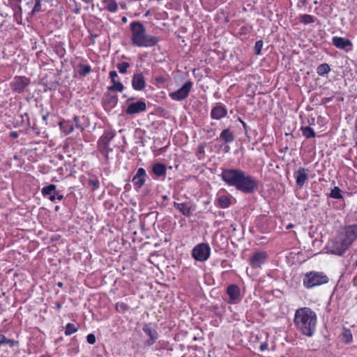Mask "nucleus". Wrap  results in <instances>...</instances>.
I'll return each instance as SVG.
<instances>
[{
    "label": "nucleus",
    "instance_id": "obj_63",
    "mask_svg": "<svg viewBox=\"0 0 357 357\" xmlns=\"http://www.w3.org/2000/svg\"><path fill=\"white\" fill-rule=\"evenodd\" d=\"M59 207L57 206H56L55 210H56V211H58V210H59Z\"/></svg>",
    "mask_w": 357,
    "mask_h": 357
},
{
    "label": "nucleus",
    "instance_id": "obj_36",
    "mask_svg": "<svg viewBox=\"0 0 357 357\" xmlns=\"http://www.w3.org/2000/svg\"><path fill=\"white\" fill-rule=\"evenodd\" d=\"M330 197L333 199H342V190L338 187H334L331 190Z\"/></svg>",
    "mask_w": 357,
    "mask_h": 357
},
{
    "label": "nucleus",
    "instance_id": "obj_23",
    "mask_svg": "<svg viewBox=\"0 0 357 357\" xmlns=\"http://www.w3.org/2000/svg\"><path fill=\"white\" fill-rule=\"evenodd\" d=\"M220 139L225 142V143H231L234 141V135L233 132L229 129L223 130L220 135Z\"/></svg>",
    "mask_w": 357,
    "mask_h": 357
},
{
    "label": "nucleus",
    "instance_id": "obj_14",
    "mask_svg": "<svg viewBox=\"0 0 357 357\" xmlns=\"http://www.w3.org/2000/svg\"><path fill=\"white\" fill-rule=\"evenodd\" d=\"M146 105L145 102L139 100L136 102L130 104L126 109V114L133 115L145 111Z\"/></svg>",
    "mask_w": 357,
    "mask_h": 357
},
{
    "label": "nucleus",
    "instance_id": "obj_44",
    "mask_svg": "<svg viewBox=\"0 0 357 357\" xmlns=\"http://www.w3.org/2000/svg\"><path fill=\"white\" fill-rule=\"evenodd\" d=\"M109 77L112 82L113 83L116 82V78L118 77V74L115 70H112L109 72Z\"/></svg>",
    "mask_w": 357,
    "mask_h": 357
},
{
    "label": "nucleus",
    "instance_id": "obj_45",
    "mask_svg": "<svg viewBox=\"0 0 357 357\" xmlns=\"http://www.w3.org/2000/svg\"><path fill=\"white\" fill-rule=\"evenodd\" d=\"M268 343L266 342H262L261 344H260V347H259V350L261 351H264L265 350L267 349L268 348Z\"/></svg>",
    "mask_w": 357,
    "mask_h": 357
},
{
    "label": "nucleus",
    "instance_id": "obj_58",
    "mask_svg": "<svg viewBox=\"0 0 357 357\" xmlns=\"http://www.w3.org/2000/svg\"><path fill=\"white\" fill-rule=\"evenodd\" d=\"M202 149H203V148H202V147H199V151L201 153V152L202 151Z\"/></svg>",
    "mask_w": 357,
    "mask_h": 357
},
{
    "label": "nucleus",
    "instance_id": "obj_49",
    "mask_svg": "<svg viewBox=\"0 0 357 357\" xmlns=\"http://www.w3.org/2000/svg\"><path fill=\"white\" fill-rule=\"evenodd\" d=\"M5 339H4V335H0V347L1 345H3V342Z\"/></svg>",
    "mask_w": 357,
    "mask_h": 357
},
{
    "label": "nucleus",
    "instance_id": "obj_48",
    "mask_svg": "<svg viewBox=\"0 0 357 357\" xmlns=\"http://www.w3.org/2000/svg\"><path fill=\"white\" fill-rule=\"evenodd\" d=\"M56 194L55 192H54L53 194L49 195V199L52 201V202H54L56 198Z\"/></svg>",
    "mask_w": 357,
    "mask_h": 357
},
{
    "label": "nucleus",
    "instance_id": "obj_50",
    "mask_svg": "<svg viewBox=\"0 0 357 357\" xmlns=\"http://www.w3.org/2000/svg\"><path fill=\"white\" fill-rule=\"evenodd\" d=\"M10 136L13 137V138H17V136H18V134L17 133V132H12L10 133Z\"/></svg>",
    "mask_w": 357,
    "mask_h": 357
},
{
    "label": "nucleus",
    "instance_id": "obj_29",
    "mask_svg": "<svg viewBox=\"0 0 357 357\" xmlns=\"http://www.w3.org/2000/svg\"><path fill=\"white\" fill-rule=\"evenodd\" d=\"M56 187L55 185L50 184L49 185L44 187L42 189L41 192L43 195V196L50 195L54 192H56Z\"/></svg>",
    "mask_w": 357,
    "mask_h": 357
},
{
    "label": "nucleus",
    "instance_id": "obj_12",
    "mask_svg": "<svg viewBox=\"0 0 357 357\" xmlns=\"http://www.w3.org/2000/svg\"><path fill=\"white\" fill-rule=\"evenodd\" d=\"M341 236L351 245L357 239V225H351L347 226L344 229V234Z\"/></svg>",
    "mask_w": 357,
    "mask_h": 357
},
{
    "label": "nucleus",
    "instance_id": "obj_53",
    "mask_svg": "<svg viewBox=\"0 0 357 357\" xmlns=\"http://www.w3.org/2000/svg\"><path fill=\"white\" fill-rule=\"evenodd\" d=\"M120 6L123 9H126V3L125 2H120Z\"/></svg>",
    "mask_w": 357,
    "mask_h": 357
},
{
    "label": "nucleus",
    "instance_id": "obj_37",
    "mask_svg": "<svg viewBox=\"0 0 357 357\" xmlns=\"http://www.w3.org/2000/svg\"><path fill=\"white\" fill-rule=\"evenodd\" d=\"M106 102L112 106H115L118 102V97L116 95L107 94L106 96Z\"/></svg>",
    "mask_w": 357,
    "mask_h": 357
},
{
    "label": "nucleus",
    "instance_id": "obj_7",
    "mask_svg": "<svg viewBox=\"0 0 357 357\" xmlns=\"http://www.w3.org/2000/svg\"><path fill=\"white\" fill-rule=\"evenodd\" d=\"M115 136V132L112 130L105 131L104 134L100 137L98 142V146L100 151L108 158V153L112 151V149L109 147V144Z\"/></svg>",
    "mask_w": 357,
    "mask_h": 357
},
{
    "label": "nucleus",
    "instance_id": "obj_28",
    "mask_svg": "<svg viewBox=\"0 0 357 357\" xmlns=\"http://www.w3.org/2000/svg\"><path fill=\"white\" fill-rule=\"evenodd\" d=\"M331 71V68L327 63L320 64L317 68V73L320 76H324Z\"/></svg>",
    "mask_w": 357,
    "mask_h": 357
},
{
    "label": "nucleus",
    "instance_id": "obj_64",
    "mask_svg": "<svg viewBox=\"0 0 357 357\" xmlns=\"http://www.w3.org/2000/svg\"><path fill=\"white\" fill-rule=\"evenodd\" d=\"M149 14V11H148L146 13V16H147Z\"/></svg>",
    "mask_w": 357,
    "mask_h": 357
},
{
    "label": "nucleus",
    "instance_id": "obj_8",
    "mask_svg": "<svg viewBox=\"0 0 357 357\" xmlns=\"http://www.w3.org/2000/svg\"><path fill=\"white\" fill-rule=\"evenodd\" d=\"M192 87V82L188 81L182 86V87L174 92L170 93L169 97L176 101L183 100L188 96Z\"/></svg>",
    "mask_w": 357,
    "mask_h": 357
},
{
    "label": "nucleus",
    "instance_id": "obj_55",
    "mask_svg": "<svg viewBox=\"0 0 357 357\" xmlns=\"http://www.w3.org/2000/svg\"><path fill=\"white\" fill-rule=\"evenodd\" d=\"M47 118H48V114L43 116V120H44L45 121H47Z\"/></svg>",
    "mask_w": 357,
    "mask_h": 357
},
{
    "label": "nucleus",
    "instance_id": "obj_5",
    "mask_svg": "<svg viewBox=\"0 0 357 357\" xmlns=\"http://www.w3.org/2000/svg\"><path fill=\"white\" fill-rule=\"evenodd\" d=\"M350 245L340 235L333 239L328 245V251L337 255H342Z\"/></svg>",
    "mask_w": 357,
    "mask_h": 357
},
{
    "label": "nucleus",
    "instance_id": "obj_39",
    "mask_svg": "<svg viewBox=\"0 0 357 357\" xmlns=\"http://www.w3.org/2000/svg\"><path fill=\"white\" fill-rule=\"evenodd\" d=\"M263 44L264 43H263V41L261 40H257L255 43L254 50H255V54L256 55H259L261 54V49H262V47H263Z\"/></svg>",
    "mask_w": 357,
    "mask_h": 357
},
{
    "label": "nucleus",
    "instance_id": "obj_30",
    "mask_svg": "<svg viewBox=\"0 0 357 357\" xmlns=\"http://www.w3.org/2000/svg\"><path fill=\"white\" fill-rule=\"evenodd\" d=\"M342 335L343 337V341L346 344L351 342L353 337L351 331L349 329L344 328Z\"/></svg>",
    "mask_w": 357,
    "mask_h": 357
},
{
    "label": "nucleus",
    "instance_id": "obj_42",
    "mask_svg": "<svg viewBox=\"0 0 357 357\" xmlns=\"http://www.w3.org/2000/svg\"><path fill=\"white\" fill-rule=\"evenodd\" d=\"M4 339H5V340L3 341V345L6 344V345H9L10 347H13L17 344V341H15L13 340H10V339H8L5 336H4Z\"/></svg>",
    "mask_w": 357,
    "mask_h": 357
},
{
    "label": "nucleus",
    "instance_id": "obj_54",
    "mask_svg": "<svg viewBox=\"0 0 357 357\" xmlns=\"http://www.w3.org/2000/svg\"><path fill=\"white\" fill-rule=\"evenodd\" d=\"M56 307L57 310H60L61 308V304L59 302L56 303Z\"/></svg>",
    "mask_w": 357,
    "mask_h": 357
},
{
    "label": "nucleus",
    "instance_id": "obj_15",
    "mask_svg": "<svg viewBox=\"0 0 357 357\" xmlns=\"http://www.w3.org/2000/svg\"><path fill=\"white\" fill-rule=\"evenodd\" d=\"M227 293L229 296L230 303H237L241 301L240 289L236 284H230L227 287Z\"/></svg>",
    "mask_w": 357,
    "mask_h": 357
},
{
    "label": "nucleus",
    "instance_id": "obj_47",
    "mask_svg": "<svg viewBox=\"0 0 357 357\" xmlns=\"http://www.w3.org/2000/svg\"><path fill=\"white\" fill-rule=\"evenodd\" d=\"M55 194H56V199H58L59 201L62 200L64 198V196L61 194H59V192H57V191H56Z\"/></svg>",
    "mask_w": 357,
    "mask_h": 357
},
{
    "label": "nucleus",
    "instance_id": "obj_13",
    "mask_svg": "<svg viewBox=\"0 0 357 357\" xmlns=\"http://www.w3.org/2000/svg\"><path fill=\"white\" fill-rule=\"evenodd\" d=\"M146 177L147 174L145 169L142 167L139 168L137 170L136 174L132 179V181L135 188L137 189L141 188L144 185Z\"/></svg>",
    "mask_w": 357,
    "mask_h": 357
},
{
    "label": "nucleus",
    "instance_id": "obj_32",
    "mask_svg": "<svg viewBox=\"0 0 357 357\" xmlns=\"http://www.w3.org/2000/svg\"><path fill=\"white\" fill-rule=\"evenodd\" d=\"M91 71V66L89 65H84L82 63H80L79 65V73L82 76H86L87 74H89Z\"/></svg>",
    "mask_w": 357,
    "mask_h": 357
},
{
    "label": "nucleus",
    "instance_id": "obj_43",
    "mask_svg": "<svg viewBox=\"0 0 357 357\" xmlns=\"http://www.w3.org/2000/svg\"><path fill=\"white\" fill-rule=\"evenodd\" d=\"M86 340L90 344H93L96 342V337L93 334L90 333L86 336Z\"/></svg>",
    "mask_w": 357,
    "mask_h": 357
},
{
    "label": "nucleus",
    "instance_id": "obj_20",
    "mask_svg": "<svg viewBox=\"0 0 357 357\" xmlns=\"http://www.w3.org/2000/svg\"><path fill=\"white\" fill-rule=\"evenodd\" d=\"M227 114V109L221 105H218L214 107L211 112V117L213 119H220Z\"/></svg>",
    "mask_w": 357,
    "mask_h": 357
},
{
    "label": "nucleus",
    "instance_id": "obj_34",
    "mask_svg": "<svg viewBox=\"0 0 357 357\" xmlns=\"http://www.w3.org/2000/svg\"><path fill=\"white\" fill-rule=\"evenodd\" d=\"M78 330V328L73 324L68 323L66 326L65 335H70L73 333H75Z\"/></svg>",
    "mask_w": 357,
    "mask_h": 357
},
{
    "label": "nucleus",
    "instance_id": "obj_31",
    "mask_svg": "<svg viewBox=\"0 0 357 357\" xmlns=\"http://www.w3.org/2000/svg\"><path fill=\"white\" fill-rule=\"evenodd\" d=\"M124 89L123 84L120 82H115L112 83V85L108 86V90L110 91H117L121 92Z\"/></svg>",
    "mask_w": 357,
    "mask_h": 357
},
{
    "label": "nucleus",
    "instance_id": "obj_62",
    "mask_svg": "<svg viewBox=\"0 0 357 357\" xmlns=\"http://www.w3.org/2000/svg\"><path fill=\"white\" fill-rule=\"evenodd\" d=\"M162 197L164 199H166L167 198V197L166 195L163 196Z\"/></svg>",
    "mask_w": 357,
    "mask_h": 357
},
{
    "label": "nucleus",
    "instance_id": "obj_1",
    "mask_svg": "<svg viewBox=\"0 0 357 357\" xmlns=\"http://www.w3.org/2000/svg\"><path fill=\"white\" fill-rule=\"evenodd\" d=\"M221 178L228 185L245 194H252L258 189L259 181L240 169H224Z\"/></svg>",
    "mask_w": 357,
    "mask_h": 357
},
{
    "label": "nucleus",
    "instance_id": "obj_51",
    "mask_svg": "<svg viewBox=\"0 0 357 357\" xmlns=\"http://www.w3.org/2000/svg\"><path fill=\"white\" fill-rule=\"evenodd\" d=\"M229 150H230V147L228 145L225 146L223 149L225 153H228L229 151Z\"/></svg>",
    "mask_w": 357,
    "mask_h": 357
},
{
    "label": "nucleus",
    "instance_id": "obj_9",
    "mask_svg": "<svg viewBox=\"0 0 357 357\" xmlns=\"http://www.w3.org/2000/svg\"><path fill=\"white\" fill-rule=\"evenodd\" d=\"M142 331L149 337V339L144 342L146 346L151 347L156 342L159 335L151 323L144 324Z\"/></svg>",
    "mask_w": 357,
    "mask_h": 357
},
{
    "label": "nucleus",
    "instance_id": "obj_6",
    "mask_svg": "<svg viewBox=\"0 0 357 357\" xmlns=\"http://www.w3.org/2000/svg\"><path fill=\"white\" fill-rule=\"evenodd\" d=\"M211 254V248L208 243H201L197 244L192 249V257L199 261H206Z\"/></svg>",
    "mask_w": 357,
    "mask_h": 357
},
{
    "label": "nucleus",
    "instance_id": "obj_59",
    "mask_svg": "<svg viewBox=\"0 0 357 357\" xmlns=\"http://www.w3.org/2000/svg\"><path fill=\"white\" fill-rule=\"evenodd\" d=\"M293 227V225H292L291 224H290V225H289L287 226V229H288V228H290V227Z\"/></svg>",
    "mask_w": 357,
    "mask_h": 357
},
{
    "label": "nucleus",
    "instance_id": "obj_26",
    "mask_svg": "<svg viewBox=\"0 0 357 357\" xmlns=\"http://www.w3.org/2000/svg\"><path fill=\"white\" fill-rule=\"evenodd\" d=\"M88 185L93 191L98 190L100 187V182L97 176L95 175L89 176L88 179Z\"/></svg>",
    "mask_w": 357,
    "mask_h": 357
},
{
    "label": "nucleus",
    "instance_id": "obj_27",
    "mask_svg": "<svg viewBox=\"0 0 357 357\" xmlns=\"http://www.w3.org/2000/svg\"><path fill=\"white\" fill-rule=\"evenodd\" d=\"M104 3L106 4V9L111 12L115 13L118 9V4L116 0H105Z\"/></svg>",
    "mask_w": 357,
    "mask_h": 357
},
{
    "label": "nucleus",
    "instance_id": "obj_10",
    "mask_svg": "<svg viewBox=\"0 0 357 357\" xmlns=\"http://www.w3.org/2000/svg\"><path fill=\"white\" fill-rule=\"evenodd\" d=\"M30 84L29 78L24 76H16L10 83L12 90L16 93H22Z\"/></svg>",
    "mask_w": 357,
    "mask_h": 357
},
{
    "label": "nucleus",
    "instance_id": "obj_19",
    "mask_svg": "<svg viewBox=\"0 0 357 357\" xmlns=\"http://www.w3.org/2000/svg\"><path fill=\"white\" fill-rule=\"evenodd\" d=\"M146 82L142 73H137L132 76V86L137 91H142L145 88Z\"/></svg>",
    "mask_w": 357,
    "mask_h": 357
},
{
    "label": "nucleus",
    "instance_id": "obj_22",
    "mask_svg": "<svg viewBox=\"0 0 357 357\" xmlns=\"http://www.w3.org/2000/svg\"><path fill=\"white\" fill-rule=\"evenodd\" d=\"M59 126L61 130L66 135L71 133L74 130V123L71 120L59 122Z\"/></svg>",
    "mask_w": 357,
    "mask_h": 357
},
{
    "label": "nucleus",
    "instance_id": "obj_2",
    "mask_svg": "<svg viewBox=\"0 0 357 357\" xmlns=\"http://www.w3.org/2000/svg\"><path fill=\"white\" fill-rule=\"evenodd\" d=\"M317 314L310 307H300L295 312L294 322L297 329L304 335L312 337L317 326Z\"/></svg>",
    "mask_w": 357,
    "mask_h": 357
},
{
    "label": "nucleus",
    "instance_id": "obj_52",
    "mask_svg": "<svg viewBox=\"0 0 357 357\" xmlns=\"http://www.w3.org/2000/svg\"><path fill=\"white\" fill-rule=\"evenodd\" d=\"M240 121H241V123H242V125H243V126L244 130L246 131V130H247V127H248V126H247V125H246V123H245L243 121H242V120H241V119H240Z\"/></svg>",
    "mask_w": 357,
    "mask_h": 357
},
{
    "label": "nucleus",
    "instance_id": "obj_18",
    "mask_svg": "<svg viewBox=\"0 0 357 357\" xmlns=\"http://www.w3.org/2000/svg\"><path fill=\"white\" fill-rule=\"evenodd\" d=\"M332 41L333 44L338 49L346 50L347 47H349V50L352 49V43L347 38L334 36L332 39Z\"/></svg>",
    "mask_w": 357,
    "mask_h": 357
},
{
    "label": "nucleus",
    "instance_id": "obj_11",
    "mask_svg": "<svg viewBox=\"0 0 357 357\" xmlns=\"http://www.w3.org/2000/svg\"><path fill=\"white\" fill-rule=\"evenodd\" d=\"M267 258L268 255L266 252H257L250 257L249 263L253 268H260L266 262Z\"/></svg>",
    "mask_w": 357,
    "mask_h": 357
},
{
    "label": "nucleus",
    "instance_id": "obj_4",
    "mask_svg": "<svg viewBox=\"0 0 357 357\" xmlns=\"http://www.w3.org/2000/svg\"><path fill=\"white\" fill-rule=\"evenodd\" d=\"M328 281L329 278L324 273L314 271L306 273L303 278V284L306 289L326 284Z\"/></svg>",
    "mask_w": 357,
    "mask_h": 357
},
{
    "label": "nucleus",
    "instance_id": "obj_60",
    "mask_svg": "<svg viewBox=\"0 0 357 357\" xmlns=\"http://www.w3.org/2000/svg\"><path fill=\"white\" fill-rule=\"evenodd\" d=\"M58 286L59 287H62V282H59Z\"/></svg>",
    "mask_w": 357,
    "mask_h": 357
},
{
    "label": "nucleus",
    "instance_id": "obj_3",
    "mask_svg": "<svg viewBox=\"0 0 357 357\" xmlns=\"http://www.w3.org/2000/svg\"><path fill=\"white\" fill-rule=\"evenodd\" d=\"M131 31V41L137 47H151L156 45L158 38L156 36L146 33L144 24L139 21L132 22L130 24Z\"/></svg>",
    "mask_w": 357,
    "mask_h": 357
},
{
    "label": "nucleus",
    "instance_id": "obj_33",
    "mask_svg": "<svg viewBox=\"0 0 357 357\" xmlns=\"http://www.w3.org/2000/svg\"><path fill=\"white\" fill-rule=\"evenodd\" d=\"M302 131H303V135L306 138H311V137H315V132L310 126H306L305 128H302Z\"/></svg>",
    "mask_w": 357,
    "mask_h": 357
},
{
    "label": "nucleus",
    "instance_id": "obj_57",
    "mask_svg": "<svg viewBox=\"0 0 357 357\" xmlns=\"http://www.w3.org/2000/svg\"><path fill=\"white\" fill-rule=\"evenodd\" d=\"M84 3H89L90 2H91L93 0H82Z\"/></svg>",
    "mask_w": 357,
    "mask_h": 357
},
{
    "label": "nucleus",
    "instance_id": "obj_25",
    "mask_svg": "<svg viewBox=\"0 0 357 357\" xmlns=\"http://www.w3.org/2000/svg\"><path fill=\"white\" fill-rule=\"evenodd\" d=\"M218 205L222 208H228L231 205V199L229 196L222 195L217 198Z\"/></svg>",
    "mask_w": 357,
    "mask_h": 357
},
{
    "label": "nucleus",
    "instance_id": "obj_46",
    "mask_svg": "<svg viewBox=\"0 0 357 357\" xmlns=\"http://www.w3.org/2000/svg\"><path fill=\"white\" fill-rule=\"evenodd\" d=\"M332 99H333V98H332V97H331V98H326V97L323 98L321 99V104H326V103H327V102H331V101L332 100Z\"/></svg>",
    "mask_w": 357,
    "mask_h": 357
},
{
    "label": "nucleus",
    "instance_id": "obj_56",
    "mask_svg": "<svg viewBox=\"0 0 357 357\" xmlns=\"http://www.w3.org/2000/svg\"><path fill=\"white\" fill-rule=\"evenodd\" d=\"M355 132H357V116L355 120Z\"/></svg>",
    "mask_w": 357,
    "mask_h": 357
},
{
    "label": "nucleus",
    "instance_id": "obj_17",
    "mask_svg": "<svg viewBox=\"0 0 357 357\" xmlns=\"http://www.w3.org/2000/svg\"><path fill=\"white\" fill-rule=\"evenodd\" d=\"M307 169L304 167H299L297 171L294 172V177L296 178V183L300 188L303 187L305 181L308 178L307 173Z\"/></svg>",
    "mask_w": 357,
    "mask_h": 357
},
{
    "label": "nucleus",
    "instance_id": "obj_35",
    "mask_svg": "<svg viewBox=\"0 0 357 357\" xmlns=\"http://www.w3.org/2000/svg\"><path fill=\"white\" fill-rule=\"evenodd\" d=\"M300 21H301V22H302L305 24H308L313 23L314 22V17L310 15L304 14V15H301Z\"/></svg>",
    "mask_w": 357,
    "mask_h": 357
},
{
    "label": "nucleus",
    "instance_id": "obj_61",
    "mask_svg": "<svg viewBox=\"0 0 357 357\" xmlns=\"http://www.w3.org/2000/svg\"><path fill=\"white\" fill-rule=\"evenodd\" d=\"M122 20H123V22H126V18L125 17H123V19H122Z\"/></svg>",
    "mask_w": 357,
    "mask_h": 357
},
{
    "label": "nucleus",
    "instance_id": "obj_16",
    "mask_svg": "<svg viewBox=\"0 0 357 357\" xmlns=\"http://www.w3.org/2000/svg\"><path fill=\"white\" fill-rule=\"evenodd\" d=\"M71 121L74 123V128H76L80 131H83L90 124L89 118L84 115L74 116Z\"/></svg>",
    "mask_w": 357,
    "mask_h": 357
},
{
    "label": "nucleus",
    "instance_id": "obj_24",
    "mask_svg": "<svg viewBox=\"0 0 357 357\" xmlns=\"http://www.w3.org/2000/svg\"><path fill=\"white\" fill-rule=\"evenodd\" d=\"M152 171L157 176H162L166 174V166L162 163H155L153 165Z\"/></svg>",
    "mask_w": 357,
    "mask_h": 357
},
{
    "label": "nucleus",
    "instance_id": "obj_40",
    "mask_svg": "<svg viewBox=\"0 0 357 357\" xmlns=\"http://www.w3.org/2000/svg\"><path fill=\"white\" fill-rule=\"evenodd\" d=\"M116 310L118 311V312H124L125 311L128 310V306L127 304L124 303H117L116 304Z\"/></svg>",
    "mask_w": 357,
    "mask_h": 357
},
{
    "label": "nucleus",
    "instance_id": "obj_41",
    "mask_svg": "<svg viewBox=\"0 0 357 357\" xmlns=\"http://www.w3.org/2000/svg\"><path fill=\"white\" fill-rule=\"evenodd\" d=\"M41 0H36V3L34 5V7L31 11V14L34 15L36 13H38L41 10Z\"/></svg>",
    "mask_w": 357,
    "mask_h": 357
},
{
    "label": "nucleus",
    "instance_id": "obj_21",
    "mask_svg": "<svg viewBox=\"0 0 357 357\" xmlns=\"http://www.w3.org/2000/svg\"><path fill=\"white\" fill-rule=\"evenodd\" d=\"M174 206L186 217H190L192 215L191 207L188 203L174 202Z\"/></svg>",
    "mask_w": 357,
    "mask_h": 357
},
{
    "label": "nucleus",
    "instance_id": "obj_38",
    "mask_svg": "<svg viewBox=\"0 0 357 357\" xmlns=\"http://www.w3.org/2000/svg\"><path fill=\"white\" fill-rule=\"evenodd\" d=\"M130 64L128 62H122L117 64V68L121 73H126L127 69L129 68Z\"/></svg>",
    "mask_w": 357,
    "mask_h": 357
}]
</instances>
